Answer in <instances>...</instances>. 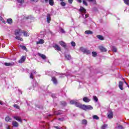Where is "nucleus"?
<instances>
[{
  "instance_id": "nucleus-56",
  "label": "nucleus",
  "mask_w": 129,
  "mask_h": 129,
  "mask_svg": "<svg viewBox=\"0 0 129 129\" xmlns=\"http://www.w3.org/2000/svg\"><path fill=\"white\" fill-rule=\"evenodd\" d=\"M43 2H45V3H48V0H43Z\"/></svg>"
},
{
  "instance_id": "nucleus-60",
  "label": "nucleus",
  "mask_w": 129,
  "mask_h": 129,
  "mask_svg": "<svg viewBox=\"0 0 129 129\" xmlns=\"http://www.w3.org/2000/svg\"><path fill=\"white\" fill-rule=\"evenodd\" d=\"M51 116V115H49V116Z\"/></svg>"
},
{
  "instance_id": "nucleus-5",
  "label": "nucleus",
  "mask_w": 129,
  "mask_h": 129,
  "mask_svg": "<svg viewBox=\"0 0 129 129\" xmlns=\"http://www.w3.org/2000/svg\"><path fill=\"white\" fill-rule=\"evenodd\" d=\"M15 35L16 36H21L22 35V30L17 29L15 31Z\"/></svg>"
},
{
  "instance_id": "nucleus-8",
  "label": "nucleus",
  "mask_w": 129,
  "mask_h": 129,
  "mask_svg": "<svg viewBox=\"0 0 129 129\" xmlns=\"http://www.w3.org/2000/svg\"><path fill=\"white\" fill-rule=\"evenodd\" d=\"M26 61V56H23L18 61L19 63H24Z\"/></svg>"
},
{
  "instance_id": "nucleus-22",
  "label": "nucleus",
  "mask_w": 129,
  "mask_h": 129,
  "mask_svg": "<svg viewBox=\"0 0 129 129\" xmlns=\"http://www.w3.org/2000/svg\"><path fill=\"white\" fill-rule=\"evenodd\" d=\"M97 38L99 39V40H101V41H103V40H104V38H103V36L101 35H97Z\"/></svg>"
},
{
  "instance_id": "nucleus-48",
  "label": "nucleus",
  "mask_w": 129,
  "mask_h": 129,
  "mask_svg": "<svg viewBox=\"0 0 129 129\" xmlns=\"http://www.w3.org/2000/svg\"><path fill=\"white\" fill-rule=\"evenodd\" d=\"M118 129H123V128L122 127V126H121V125H119L118 126Z\"/></svg>"
},
{
  "instance_id": "nucleus-7",
  "label": "nucleus",
  "mask_w": 129,
  "mask_h": 129,
  "mask_svg": "<svg viewBox=\"0 0 129 129\" xmlns=\"http://www.w3.org/2000/svg\"><path fill=\"white\" fill-rule=\"evenodd\" d=\"M107 114L108 118H112L113 117V113H112V111H109Z\"/></svg>"
},
{
  "instance_id": "nucleus-39",
  "label": "nucleus",
  "mask_w": 129,
  "mask_h": 129,
  "mask_svg": "<svg viewBox=\"0 0 129 129\" xmlns=\"http://www.w3.org/2000/svg\"><path fill=\"white\" fill-rule=\"evenodd\" d=\"M71 44L73 47H75V46H76V44L74 41H72Z\"/></svg>"
},
{
  "instance_id": "nucleus-16",
  "label": "nucleus",
  "mask_w": 129,
  "mask_h": 129,
  "mask_svg": "<svg viewBox=\"0 0 129 129\" xmlns=\"http://www.w3.org/2000/svg\"><path fill=\"white\" fill-rule=\"evenodd\" d=\"M44 40L43 39H39L38 41L36 42L37 45H39L40 44H44Z\"/></svg>"
},
{
  "instance_id": "nucleus-44",
  "label": "nucleus",
  "mask_w": 129,
  "mask_h": 129,
  "mask_svg": "<svg viewBox=\"0 0 129 129\" xmlns=\"http://www.w3.org/2000/svg\"><path fill=\"white\" fill-rule=\"evenodd\" d=\"M17 1L20 4H23L24 2V0H17Z\"/></svg>"
},
{
  "instance_id": "nucleus-20",
  "label": "nucleus",
  "mask_w": 129,
  "mask_h": 129,
  "mask_svg": "<svg viewBox=\"0 0 129 129\" xmlns=\"http://www.w3.org/2000/svg\"><path fill=\"white\" fill-rule=\"evenodd\" d=\"M52 81L53 82L54 84H57V79L55 77L52 78Z\"/></svg>"
},
{
  "instance_id": "nucleus-13",
  "label": "nucleus",
  "mask_w": 129,
  "mask_h": 129,
  "mask_svg": "<svg viewBox=\"0 0 129 129\" xmlns=\"http://www.w3.org/2000/svg\"><path fill=\"white\" fill-rule=\"evenodd\" d=\"M83 100L84 102H89L90 101V99L87 98V97H84Z\"/></svg>"
},
{
  "instance_id": "nucleus-17",
  "label": "nucleus",
  "mask_w": 129,
  "mask_h": 129,
  "mask_svg": "<svg viewBox=\"0 0 129 129\" xmlns=\"http://www.w3.org/2000/svg\"><path fill=\"white\" fill-rule=\"evenodd\" d=\"M99 49L101 52H106V49L104 48L103 46H99Z\"/></svg>"
},
{
  "instance_id": "nucleus-1",
  "label": "nucleus",
  "mask_w": 129,
  "mask_h": 129,
  "mask_svg": "<svg viewBox=\"0 0 129 129\" xmlns=\"http://www.w3.org/2000/svg\"><path fill=\"white\" fill-rule=\"evenodd\" d=\"M70 104H75L77 107H79L82 109L83 107V105L81 104L80 103H78L77 100H72L70 102Z\"/></svg>"
},
{
  "instance_id": "nucleus-11",
  "label": "nucleus",
  "mask_w": 129,
  "mask_h": 129,
  "mask_svg": "<svg viewBox=\"0 0 129 129\" xmlns=\"http://www.w3.org/2000/svg\"><path fill=\"white\" fill-rule=\"evenodd\" d=\"M38 55L40 57H41V58H42V59H43V60H45V59H46L47 57L46 56V55H45L44 54H43L42 53H38Z\"/></svg>"
},
{
  "instance_id": "nucleus-26",
  "label": "nucleus",
  "mask_w": 129,
  "mask_h": 129,
  "mask_svg": "<svg viewBox=\"0 0 129 129\" xmlns=\"http://www.w3.org/2000/svg\"><path fill=\"white\" fill-rule=\"evenodd\" d=\"M91 53V52L90 51V50H89L86 49V50L85 51V54H87V55H89V54H90Z\"/></svg>"
},
{
  "instance_id": "nucleus-23",
  "label": "nucleus",
  "mask_w": 129,
  "mask_h": 129,
  "mask_svg": "<svg viewBox=\"0 0 129 129\" xmlns=\"http://www.w3.org/2000/svg\"><path fill=\"white\" fill-rule=\"evenodd\" d=\"M85 34L86 35H89L90 34H93V32L90 30H87L85 32Z\"/></svg>"
},
{
  "instance_id": "nucleus-43",
  "label": "nucleus",
  "mask_w": 129,
  "mask_h": 129,
  "mask_svg": "<svg viewBox=\"0 0 129 129\" xmlns=\"http://www.w3.org/2000/svg\"><path fill=\"white\" fill-rule=\"evenodd\" d=\"M61 105H63V106H66V105H67V104L65 102H64V101L61 102Z\"/></svg>"
},
{
  "instance_id": "nucleus-21",
  "label": "nucleus",
  "mask_w": 129,
  "mask_h": 129,
  "mask_svg": "<svg viewBox=\"0 0 129 129\" xmlns=\"http://www.w3.org/2000/svg\"><path fill=\"white\" fill-rule=\"evenodd\" d=\"M60 2H61L60 3V5L62 6V7H65L66 6V3H65V2H64V0H59Z\"/></svg>"
},
{
  "instance_id": "nucleus-45",
  "label": "nucleus",
  "mask_w": 129,
  "mask_h": 129,
  "mask_svg": "<svg viewBox=\"0 0 129 129\" xmlns=\"http://www.w3.org/2000/svg\"><path fill=\"white\" fill-rule=\"evenodd\" d=\"M87 2H89L90 3H95V0H87Z\"/></svg>"
},
{
  "instance_id": "nucleus-28",
  "label": "nucleus",
  "mask_w": 129,
  "mask_h": 129,
  "mask_svg": "<svg viewBox=\"0 0 129 129\" xmlns=\"http://www.w3.org/2000/svg\"><path fill=\"white\" fill-rule=\"evenodd\" d=\"M7 23H8V24H12V23H13V19L11 18L8 19L7 20Z\"/></svg>"
},
{
  "instance_id": "nucleus-55",
  "label": "nucleus",
  "mask_w": 129,
  "mask_h": 129,
  "mask_svg": "<svg viewBox=\"0 0 129 129\" xmlns=\"http://www.w3.org/2000/svg\"><path fill=\"white\" fill-rule=\"evenodd\" d=\"M54 127L56 129H60V128H59L58 126H54Z\"/></svg>"
},
{
  "instance_id": "nucleus-33",
  "label": "nucleus",
  "mask_w": 129,
  "mask_h": 129,
  "mask_svg": "<svg viewBox=\"0 0 129 129\" xmlns=\"http://www.w3.org/2000/svg\"><path fill=\"white\" fill-rule=\"evenodd\" d=\"M65 58H66L67 60H70V59H71V56L69 55H67L65 56Z\"/></svg>"
},
{
  "instance_id": "nucleus-3",
  "label": "nucleus",
  "mask_w": 129,
  "mask_h": 129,
  "mask_svg": "<svg viewBox=\"0 0 129 129\" xmlns=\"http://www.w3.org/2000/svg\"><path fill=\"white\" fill-rule=\"evenodd\" d=\"M80 12L81 13H82V15L83 17H84V14H86V10L84 9V8L81 7L80 9Z\"/></svg>"
},
{
  "instance_id": "nucleus-31",
  "label": "nucleus",
  "mask_w": 129,
  "mask_h": 129,
  "mask_svg": "<svg viewBox=\"0 0 129 129\" xmlns=\"http://www.w3.org/2000/svg\"><path fill=\"white\" fill-rule=\"evenodd\" d=\"M93 119H97V120L99 119V117H98V116L96 115H93Z\"/></svg>"
},
{
  "instance_id": "nucleus-42",
  "label": "nucleus",
  "mask_w": 129,
  "mask_h": 129,
  "mask_svg": "<svg viewBox=\"0 0 129 129\" xmlns=\"http://www.w3.org/2000/svg\"><path fill=\"white\" fill-rule=\"evenodd\" d=\"M60 33H65V31H64V29H63V28H60Z\"/></svg>"
},
{
  "instance_id": "nucleus-53",
  "label": "nucleus",
  "mask_w": 129,
  "mask_h": 129,
  "mask_svg": "<svg viewBox=\"0 0 129 129\" xmlns=\"http://www.w3.org/2000/svg\"><path fill=\"white\" fill-rule=\"evenodd\" d=\"M124 83H125V84H126L127 86H128V87H129L128 85L127 84L126 82L124 81Z\"/></svg>"
},
{
  "instance_id": "nucleus-37",
  "label": "nucleus",
  "mask_w": 129,
  "mask_h": 129,
  "mask_svg": "<svg viewBox=\"0 0 129 129\" xmlns=\"http://www.w3.org/2000/svg\"><path fill=\"white\" fill-rule=\"evenodd\" d=\"M15 38H16L17 40H20V41H23V38L20 37L19 36H16L15 37Z\"/></svg>"
},
{
  "instance_id": "nucleus-59",
  "label": "nucleus",
  "mask_w": 129,
  "mask_h": 129,
  "mask_svg": "<svg viewBox=\"0 0 129 129\" xmlns=\"http://www.w3.org/2000/svg\"><path fill=\"white\" fill-rule=\"evenodd\" d=\"M27 19H30V17H28V18H27Z\"/></svg>"
},
{
  "instance_id": "nucleus-36",
  "label": "nucleus",
  "mask_w": 129,
  "mask_h": 129,
  "mask_svg": "<svg viewBox=\"0 0 129 129\" xmlns=\"http://www.w3.org/2000/svg\"><path fill=\"white\" fill-rule=\"evenodd\" d=\"M83 4L84 5V6H88V4H87V2L85 0H83Z\"/></svg>"
},
{
  "instance_id": "nucleus-6",
  "label": "nucleus",
  "mask_w": 129,
  "mask_h": 129,
  "mask_svg": "<svg viewBox=\"0 0 129 129\" xmlns=\"http://www.w3.org/2000/svg\"><path fill=\"white\" fill-rule=\"evenodd\" d=\"M53 48H54L55 50L56 51H61V47H60L58 44H55L53 45Z\"/></svg>"
},
{
  "instance_id": "nucleus-30",
  "label": "nucleus",
  "mask_w": 129,
  "mask_h": 129,
  "mask_svg": "<svg viewBox=\"0 0 129 129\" xmlns=\"http://www.w3.org/2000/svg\"><path fill=\"white\" fill-rule=\"evenodd\" d=\"M54 114H57V115L62 114V111H56L54 112Z\"/></svg>"
},
{
  "instance_id": "nucleus-32",
  "label": "nucleus",
  "mask_w": 129,
  "mask_h": 129,
  "mask_svg": "<svg viewBox=\"0 0 129 129\" xmlns=\"http://www.w3.org/2000/svg\"><path fill=\"white\" fill-rule=\"evenodd\" d=\"M80 50L82 52H83L84 53H85V51H86V49H85V48H84L83 47H80Z\"/></svg>"
},
{
  "instance_id": "nucleus-19",
  "label": "nucleus",
  "mask_w": 129,
  "mask_h": 129,
  "mask_svg": "<svg viewBox=\"0 0 129 129\" xmlns=\"http://www.w3.org/2000/svg\"><path fill=\"white\" fill-rule=\"evenodd\" d=\"M33 73L36 74V72L35 71H33L32 73L30 74V78L31 79H34V75H33Z\"/></svg>"
},
{
  "instance_id": "nucleus-10",
  "label": "nucleus",
  "mask_w": 129,
  "mask_h": 129,
  "mask_svg": "<svg viewBox=\"0 0 129 129\" xmlns=\"http://www.w3.org/2000/svg\"><path fill=\"white\" fill-rule=\"evenodd\" d=\"M47 22L48 24H50L51 22V15L49 14H48L47 16Z\"/></svg>"
},
{
  "instance_id": "nucleus-46",
  "label": "nucleus",
  "mask_w": 129,
  "mask_h": 129,
  "mask_svg": "<svg viewBox=\"0 0 129 129\" xmlns=\"http://www.w3.org/2000/svg\"><path fill=\"white\" fill-rule=\"evenodd\" d=\"M21 48L23 50H27V47H26V46H21Z\"/></svg>"
},
{
  "instance_id": "nucleus-9",
  "label": "nucleus",
  "mask_w": 129,
  "mask_h": 129,
  "mask_svg": "<svg viewBox=\"0 0 129 129\" xmlns=\"http://www.w3.org/2000/svg\"><path fill=\"white\" fill-rule=\"evenodd\" d=\"M4 65L5 66H13V65H15V62H5L4 63Z\"/></svg>"
},
{
  "instance_id": "nucleus-15",
  "label": "nucleus",
  "mask_w": 129,
  "mask_h": 129,
  "mask_svg": "<svg viewBox=\"0 0 129 129\" xmlns=\"http://www.w3.org/2000/svg\"><path fill=\"white\" fill-rule=\"evenodd\" d=\"M12 125H13V126H15V127H18V126H19V123L17 121H13L12 122Z\"/></svg>"
},
{
  "instance_id": "nucleus-27",
  "label": "nucleus",
  "mask_w": 129,
  "mask_h": 129,
  "mask_svg": "<svg viewBox=\"0 0 129 129\" xmlns=\"http://www.w3.org/2000/svg\"><path fill=\"white\" fill-rule=\"evenodd\" d=\"M49 4L50 6L54 5V1L53 0H49Z\"/></svg>"
},
{
  "instance_id": "nucleus-52",
  "label": "nucleus",
  "mask_w": 129,
  "mask_h": 129,
  "mask_svg": "<svg viewBox=\"0 0 129 129\" xmlns=\"http://www.w3.org/2000/svg\"><path fill=\"white\" fill-rule=\"evenodd\" d=\"M39 0H32V2H34V3H37Z\"/></svg>"
},
{
  "instance_id": "nucleus-24",
  "label": "nucleus",
  "mask_w": 129,
  "mask_h": 129,
  "mask_svg": "<svg viewBox=\"0 0 129 129\" xmlns=\"http://www.w3.org/2000/svg\"><path fill=\"white\" fill-rule=\"evenodd\" d=\"M5 120L6 121H8V122L11 121V120H12V118L9 117V116H7L6 117Z\"/></svg>"
},
{
  "instance_id": "nucleus-50",
  "label": "nucleus",
  "mask_w": 129,
  "mask_h": 129,
  "mask_svg": "<svg viewBox=\"0 0 129 129\" xmlns=\"http://www.w3.org/2000/svg\"><path fill=\"white\" fill-rule=\"evenodd\" d=\"M78 3H80V4H81L82 3V0H77Z\"/></svg>"
},
{
  "instance_id": "nucleus-57",
  "label": "nucleus",
  "mask_w": 129,
  "mask_h": 129,
  "mask_svg": "<svg viewBox=\"0 0 129 129\" xmlns=\"http://www.w3.org/2000/svg\"><path fill=\"white\" fill-rule=\"evenodd\" d=\"M0 20L2 21L3 20V17H2V16H0Z\"/></svg>"
},
{
  "instance_id": "nucleus-40",
  "label": "nucleus",
  "mask_w": 129,
  "mask_h": 129,
  "mask_svg": "<svg viewBox=\"0 0 129 129\" xmlns=\"http://www.w3.org/2000/svg\"><path fill=\"white\" fill-rule=\"evenodd\" d=\"M14 107H15V108H17V109H20V106H19L17 104L14 105Z\"/></svg>"
},
{
  "instance_id": "nucleus-25",
  "label": "nucleus",
  "mask_w": 129,
  "mask_h": 129,
  "mask_svg": "<svg viewBox=\"0 0 129 129\" xmlns=\"http://www.w3.org/2000/svg\"><path fill=\"white\" fill-rule=\"evenodd\" d=\"M111 50L113 52H117V51L116 47H115L114 46H112Z\"/></svg>"
},
{
  "instance_id": "nucleus-12",
  "label": "nucleus",
  "mask_w": 129,
  "mask_h": 129,
  "mask_svg": "<svg viewBox=\"0 0 129 129\" xmlns=\"http://www.w3.org/2000/svg\"><path fill=\"white\" fill-rule=\"evenodd\" d=\"M59 44H60V45H61L62 47H63V48H66V43L64 42L63 41H59Z\"/></svg>"
},
{
  "instance_id": "nucleus-35",
  "label": "nucleus",
  "mask_w": 129,
  "mask_h": 129,
  "mask_svg": "<svg viewBox=\"0 0 129 129\" xmlns=\"http://www.w3.org/2000/svg\"><path fill=\"white\" fill-rule=\"evenodd\" d=\"M107 127V124H104V125H103L101 127L102 129H105Z\"/></svg>"
},
{
  "instance_id": "nucleus-41",
  "label": "nucleus",
  "mask_w": 129,
  "mask_h": 129,
  "mask_svg": "<svg viewBox=\"0 0 129 129\" xmlns=\"http://www.w3.org/2000/svg\"><path fill=\"white\" fill-rule=\"evenodd\" d=\"M83 124H87V120H86V119H84L83 120V122H82Z\"/></svg>"
},
{
  "instance_id": "nucleus-49",
  "label": "nucleus",
  "mask_w": 129,
  "mask_h": 129,
  "mask_svg": "<svg viewBox=\"0 0 129 129\" xmlns=\"http://www.w3.org/2000/svg\"><path fill=\"white\" fill-rule=\"evenodd\" d=\"M89 15L88 14H86L85 16V19H86L87 18H88Z\"/></svg>"
},
{
  "instance_id": "nucleus-58",
  "label": "nucleus",
  "mask_w": 129,
  "mask_h": 129,
  "mask_svg": "<svg viewBox=\"0 0 129 129\" xmlns=\"http://www.w3.org/2000/svg\"><path fill=\"white\" fill-rule=\"evenodd\" d=\"M60 77H64V76H60Z\"/></svg>"
},
{
  "instance_id": "nucleus-51",
  "label": "nucleus",
  "mask_w": 129,
  "mask_h": 129,
  "mask_svg": "<svg viewBox=\"0 0 129 129\" xmlns=\"http://www.w3.org/2000/svg\"><path fill=\"white\" fill-rule=\"evenodd\" d=\"M58 120L63 121V120H64V119H63V118H58Z\"/></svg>"
},
{
  "instance_id": "nucleus-4",
  "label": "nucleus",
  "mask_w": 129,
  "mask_h": 129,
  "mask_svg": "<svg viewBox=\"0 0 129 129\" xmlns=\"http://www.w3.org/2000/svg\"><path fill=\"white\" fill-rule=\"evenodd\" d=\"M13 118L14 119H16V120H18V121H19L20 122H23V120L22 119V118L19 116H13Z\"/></svg>"
},
{
  "instance_id": "nucleus-2",
  "label": "nucleus",
  "mask_w": 129,
  "mask_h": 129,
  "mask_svg": "<svg viewBox=\"0 0 129 129\" xmlns=\"http://www.w3.org/2000/svg\"><path fill=\"white\" fill-rule=\"evenodd\" d=\"M82 109H83V110H92V109H93V107L92 106H91V105H83V108Z\"/></svg>"
},
{
  "instance_id": "nucleus-38",
  "label": "nucleus",
  "mask_w": 129,
  "mask_h": 129,
  "mask_svg": "<svg viewBox=\"0 0 129 129\" xmlns=\"http://www.w3.org/2000/svg\"><path fill=\"white\" fill-rule=\"evenodd\" d=\"M124 3L129 6V0H124Z\"/></svg>"
},
{
  "instance_id": "nucleus-54",
  "label": "nucleus",
  "mask_w": 129,
  "mask_h": 129,
  "mask_svg": "<svg viewBox=\"0 0 129 129\" xmlns=\"http://www.w3.org/2000/svg\"><path fill=\"white\" fill-rule=\"evenodd\" d=\"M0 104H1V105H3V104H4L3 103V102H2L1 101H0Z\"/></svg>"
},
{
  "instance_id": "nucleus-29",
  "label": "nucleus",
  "mask_w": 129,
  "mask_h": 129,
  "mask_svg": "<svg viewBox=\"0 0 129 129\" xmlns=\"http://www.w3.org/2000/svg\"><path fill=\"white\" fill-rule=\"evenodd\" d=\"M93 99L96 102H97L98 101V98H97V97L96 96H93Z\"/></svg>"
},
{
  "instance_id": "nucleus-34",
  "label": "nucleus",
  "mask_w": 129,
  "mask_h": 129,
  "mask_svg": "<svg viewBox=\"0 0 129 129\" xmlns=\"http://www.w3.org/2000/svg\"><path fill=\"white\" fill-rule=\"evenodd\" d=\"M92 54L93 57H96L97 53L96 52L93 51Z\"/></svg>"
},
{
  "instance_id": "nucleus-47",
  "label": "nucleus",
  "mask_w": 129,
  "mask_h": 129,
  "mask_svg": "<svg viewBox=\"0 0 129 129\" xmlns=\"http://www.w3.org/2000/svg\"><path fill=\"white\" fill-rule=\"evenodd\" d=\"M69 4H72L73 3V0H68Z\"/></svg>"
},
{
  "instance_id": "nucleus-18",
  "label": "nucleus",
  "mask_w": 129,
  "mask_h": 129,
  "mask_svg": "<svg viewBox=\"0 0 129 129\" xmlns=\"http://www.w3.org/2000/svg\"><path fill=\"white\" fill-rule=\"evenodd\" d=\"M123 85V84L122 83V82H119V88L121 90H123V88H122Z\"/></svg>"
},
{
  "instance_id": "nucleus-14",
  "label": "nucleus",
  "mask_w": 129,
  "mask_h": 129,
  "mask_svg": "<svg viewBox=\"0 0 129 129\" xmlns=\"http://www.w3.org/2000/svg\"><path fill=\"white\" fill-rule=\"evenodd\" d=\"M22 33L23 34L25 37H29V36L30 35V34H29V33H28V32L26 31H23L22 32Z\"/></svg>"
}]
</instances>
